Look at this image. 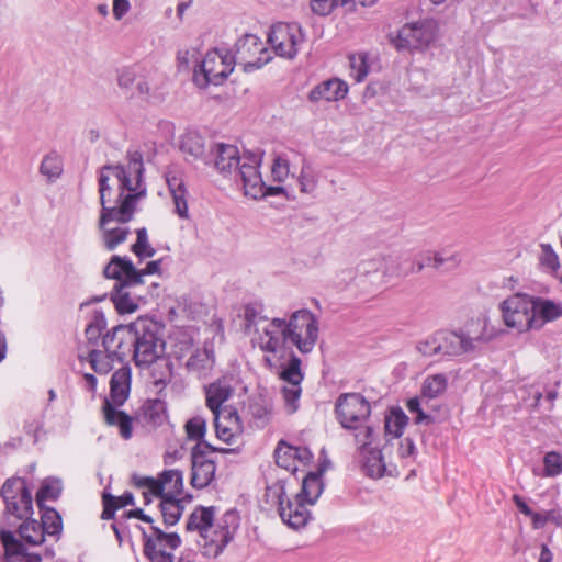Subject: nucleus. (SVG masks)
Segmentation results:
<instances>
[{
	"instance_id": "48",
	"label": "nucleus",
	"mask_w": 562,
	"mask_h": 562,
	"mask_svg": "<svg viewBox=\"0 0 562 562\" xmlns=\"http://www.w3.org/2000/svg\"><path fill=\"white\" fill-rule=\"evenodd\" d=\"M548 522L562 528V509L559 506L544 513H536L531 520L533 529H542Z\"/></svg>"
},
{
	"instance_id": "36",
	"label": "nucleus",
	"mask_w": 562,
	"mask_h": 562,
	"mask_svg": "<svg viewBox=\"0 0 562 562\" xmlns=\"http://www.w3.org/2000/svg\"><path fill=\"white\" fill-rule=\"evenodd\" d=\"M324 488L322 471L310 472L302 482V491L299 495L307 505L316 503Z\"/></svg>"
},
{
	"instance_id": "30",
	"label": "nucleus",
	"mask_w": 562,
	"mask_h": 562,
	"mask_svg": "<svg viewBox=\"0 0 562 562\" xmlns=\"http://www.w3.org/2000/svg\"><path fill=\"white\" fill-rule=\"evenodd\" d=\"M131 390V368L127 366L116 370L110 381V398L112 405L121 406L125 403Z\"/></svg>"
},
{
	"instance_id": "21",
	"label": "nucleus",
	"mask_w": 562,
	"mask_h": 562,
	"mask_svg": "<svg viewBox=\"0 0 562 562\" xmlns=\"http://www.w3.org/2000/svg\"><path fill=\"white\" fill-rule=\"evenodd\" d=\"M134 336L135 322L128 325H119L103 335L101 347L115 357L117 362H123L133 352Z\"/></svg>"
},
{
	"instance_id": "35",
	"label": "nucleus",
	"mask_w": 562,
	"mask_h": 562,
	"mask_svg": "<svg viewBox=\"0 0 562 562\" xmlns=\"http://www.w3.org/2000/svg\"><path fill=\"white\" fill-rule=\"evenodd\" d=\"M167 183L169 187L170 194L175 204V212L176 214L181 218H188L189 217V210H188V191L184 187V183L181 179L177 178L176 176L168 177Z\"/></svg>"
},
{
	"instance_id": "15",
	"label": "nucleus",
	"mask_w": 562,
	"mask_h": 562,
	"mask_svg": "<svg viewBox=\"0 0 562 562\" xmlns=\"http://www.w3.org/2000/svg\"><path fill=\"white\" fill-rule=\"evenodd\" d=\"M43 510L42 522L35 519L25 520L19 527L20 537L32 546H38L44 542L45 535L54 537L58 541L63 531L61 517L54 508H40Z\"/></svg>"
},
{
	"instance_id": "3",
	"label": "nucleus",
	"mask_w": 562,
	"mask_h": 562,
	"mask_svg": "<svg viewBox=\"0 0 562 562\" xmlns=\"http://www.w3.org/2000/svg\"><path fill=\"white\" fill-rule=\"evenodd\" d=\"M239 521V515L234 509L226 510L215 519L213 506H199L189 515L186 531L198 533L199 539H195V542L204 557L216 558L233 540Z\"/></svg>"
},
{
	"instance_id": "24",
	"label": "nucleus",
	"mask_w": 562,
	"mask_h": 562,
	"mask_svg": "<svg viewBox=\"0 0 562 562\" xmlns=\"http://www.w3.org/2000/svg\"><path fill=\"white\" fill-rule=\"evenodd\" d=\"M216 436L227 445L236 443L243 432V425L237 411L225 406L223 411L213 413Z\"/></svg>"
},
{
	"instance_id": "27",
	"label": "nucleus",
	"mask_w": 562,
	"mask_h": 562,
	"mask_svg": "<svg viewBox=\"0 0 562 562\" xmlns=\"http://www.w3.org/2000/svg\"><path fill=\"white\" fill-rule=\"evenodd\" d=\"M347 93L348 85L341 79L331 78L314 87L308 94V99L312 102H333L342 100Z\"/></svg>"
},
{
	"instance_id": "32",
	"label": "nucleus",
	"mask_w": 562,
	"mask_h": 562,
	"mask_svg": "<svg viewBox=\"0 0 562 562\" xmlns=\"http://www.w3.org/2000/svg\"><path fill=\"white\" fill-rule=\"evenodd\" d=\"M79 359L80 361H88L95 373L103 375L112 371L114 363L117 362V359L112 357V355L106 352L102 347H93L87 351V355L80 352Z\"/></svg>"
},
{
	"instance_id": "53",
	"label": "nucleus",
	"mask_w": 562,
	"mask_h": 562,
	"mask_svg": "<svg viewBox=\"0 0 562 562\" xmlns=\"http://www.w3.org/2000/svg\"><path fill=\"white\" fill-rule=\"evenodd\" d=\"M267 503L278 506V510L280 512L281 506H285L286 492H285V483L283 480H278L277 482L270 484L266 488Z\"/></svg>"
},
{
	"instance_id": "8",
	"label": "nucleus",
	"mask_w": 562,
	"mask_h": 562,
	"mask_svg": "<svg viewBox=\"0 0 562 562\" xmlns=\"http://www.w3.org/2000/svg\"><path fill=\"white\" fill-rule=\"evenodd\" d=\"M409 271L403 270L402 259L395 255H376L362 260L357 266L355 281L358 286L376 290L387 283L391 279L406 276Z\"/></svg>"
},
{
	"instance_id": "14",
	"label": "nucleus",
	"mask_w": 562,
	"mask_h": 562,
	"mask_svg": "<svg viewBox=\"0 0 562 562\" xmlns=\"http://www.w3.org/2000/svg\"><path fill=\"white\" fill-rule=\"evenodd\" d=\"M305 42V34L297 23L279 22L271 26L268 43L276 55L284 59H294Z\"/></svg>"
},
{
	"instance_id": "9",
	"label": "nucleus",
	"mask_w": 562,
	"mask_h": 562,
	"mask_svg": "<svg viewBox=\"0 0 562 562\" xmlns=\"http://www.w3.org/2000/svg\"><path fill=\"white\" fill-rule=\"evenodd\" d=\"M234 67L235 59L231 52L210 50L195 66L193 81L201 89L207 88L210 85L220 86L232 74Z\"/></svg>"
},
{
	"instance_id": "4",
	"label": "nucleus",
	"mask_w": 562,
	"mask_h": 562,
	"mask_svg": "<svg viewBox=\"0 0 562 562\" xmlns=\"http://www.w3.org/2000/svg\"><path fill=\"white\" fill-rule=\"evenodd\" d=\"M493 338L486 318L472 319L459 331L439 330L420 340L417 350L425 357L453 358L474 352Z\"/></svg>"
},
{
	"instance_id": "38",
	"label": "nucleus",
	"mask_w": 562,
	"mask_h": 562,
	"mask_svg": "<svg viewBox=\"0 0 562 562\" xmlns=\"http://www.w3.org/2000/svg\"><path fill=\"white\" fill-rule=\"evenodd\" d=\"M102 502L103 512L101 514V518L110 520L114 518L115 512L117 509L123 508L127 505H133L134 496L130 492H125L122 496L119 497L104 493L102 496Z\"/></svg>"
},
{
	"instance_id": "1",
	"label": "nucleus",
	"mask_w": 562,
	"mask_h": 562,
	"mask_svg": "<svg viewBox=\"0 0 562 562\" xmlns=\"http://www.w3.org/2000/svg\"><path fill=\"white\" fill-rule=\"evenodd\" d=\"M144 171L143 155L138 150H128L126 162L105 165L99 170L98 228L108 250L115 249L130 234L125 225L133 220L137 204L147 194Z\"/></svg>"
},
{
	"instance_id": "61",
	"label": "nucleus",
	"mask_w": 562,
	"mask_h": 562,
	"mask_svg": "<svg viewBox=\"0 0 562 562\" xmlns=\"http://www.w3.org/2000/svg\"><path fill=\"white\" fill-rule=\"evenodd\" d=\"M271 171L274 180L284 181L290 172L289 161L285 158L278 156L273 161Z\"/></svg>"
},
{
	"instance_id": "7",
	"label": "nucleus",
	"mask_w": 562,
	"mask_h": 562,
	"mask_svg": "<svg viewBox=\"0 0 562 562\" xmlns=\"http://www.w3.org/2000/svg\"><path fill=\"white\" fill-rule=\"evenodd\" d=\"M104 276L116 280L111 299L120 314L134 313L139 297L132 295L130 288L139 284V273L132 261L125 257L113 256L104 268Z\"/></svg>"
},
{
	"instance_id": "51",
	"label": "nucleus",
	"mask_w": 562,
	"mask_h": 562,
	"mask_svg": "<svg viewBox=\"0 0 562 562\" xmlns=\"http://www.w3.org/2000/svg\"><path fill=\"white\" fill-rule=\"evenodd\" d=\"M407 424V416L401 409L392 411L391 415L385 418V431L394 437L402 436Z\"/></svg>"
},
{
	"instance_id": "44",
	"label": "nucleus",
	"mask_w": 562,
	"mask_h": 562,
	"mask_svg": "<svg viewBox=\"0 0 562 562\" xmlns=\"http://www.w3.org/2000/svg\"><path fill=\"white\" fill-rule=\"evenodd\" d=\"M144 419L153 427L161 425L166 419V406L160 400H149L143 406Z\"/></svg>"
},
{
	"instance_id": "5",
	"label": "nucleus",
	"mask_w": 562,
	"mask_h": 562,
	"mask_svg": "<svg viewBox=\"0 0 562 562\" xmlns=\"http://www.w3.org/2000/svg\"><path fill=\"white\" fill-rule=\"evenodd\" d=\"M164 330V326L151 318L138 317L135 321L132 359L142 370L158 367L159 370L151 374L156 385L166 384L171 376V367L165 357Z\"/></svg>"
},
{
	"instance_id": "6",
	"label": "nucleus",
	"mask_w": 562,
	"mask_h": 562,
	"mask_svg": "<svg viewBox=\"0 0 562 562\" xmlns=\"http://www.w3.org/2000/svg\"><path fill=\"white\" fill-rule=\"evenodd\" d=\"M336 415L341 427L353 431L356 443H370L375 429L369 424L370 403L358 393L341 394L336 402Z\"/></svg>"
},
{
	"instance_id": "17",
	"label": "nucleus",
	"mask_w": 562,
	"mask_h": 562,
	"mask_svg": "<svg viewBox=\"0 0 562 562\" xmlns=\"http://www.w3.org/2000/svg\"><path fill=\"white\" fill-rule=\"evenodd\" d=\"M234 48L235 52L232 56L235 59V65H241L246 72L260 69L271 59L263 43L255 34H245L237 40Z\"/></svg>"
},
{
	"instance_id": "25",
	"label": "nucleus",
	"mask_w": 562,
	"mask_h": 562,
	"mask_svg": "<svg viewBox=\"0 0 562 562\" xmlns=\"http://www.w3.org/2000/svg\"><path fill=\"white\" fill-rule=\"evenodd\" d=\"M375 443V432L370 440V443L362 447L361 443H357L359 454L363 460V470L366 474L372 479H380L386 473V464L382 456L381 450Z\"/></svg>"
},
{
	"instance_id": "45",
	"label": "nucleus",
	"mask_w": 562,
	"mask_h": 562,
	"mask_svg": "<svg viewBox=\"0 0 562 562\" xmlns=\"http://www.w3.org/2000/svg\"><path fill=\"white\" fill-rule=\"evenodd\" d=\"M448 379L445 374L437 373L429 375L423 383L422 393L428 398H436L446 391Z\"/></svg>"
},
{
	"instance_id": "12",
	"label": "nucleus",
	"mask_w": 562,
	"mask_h": 562,
	"mask_svg": "<svg viewBox=\"0 0 562 562\" xmlns=\"http://www.w3.org/2000/svg\"><path fill=\"white\" fill-rule=\"evenodd\" d=\"M135 486L144 488L145 504L151 502V497H177L183 487V474L179 470H166L158 479L150 476L133 475Z\"/></svg>"
},
{
	"instance_id": "16",
	"label": "nucleus",
	"mask_w": 562,
	"mask_h": 562,
	"mask_svg": "<svg viewBox=\"0 0 562 562\" xmlns=\"http://www.w3.org/2000/svg\"><path fill=\"white\" fill-rule=\"evenodd\" d=\"M1 496L5 503V513L19 520H30L33 514L31 491L25 480L21 477L8 479L1 487Z\"/></svg>"
},
{
	"instance_id": "64",
	"label": "nucleus",
	"mask_w": 562,
	"mask_h": 562,
	"mask_svg": "<svg viewBox=\"0 0 562 562\" xmlns=\"http://www.w3.org/2000/svg\"><path fill=\"white\" fill-rule=\"evenodd\" d=\"M513 502L516 505V507L520 510L521 514H524L525 516L530 517L531 519L533 518L536 512H533L529 507V505L526 503V501L520 495L515 494L513 496Z\"/></svg>"
},
{
	"instance_id": "46",
	"label": "nucleus",
	"mask_w": 562,
	"mask_h": 562,
	"mask_svg": "<svg viewBox=\"0 0 562 562\" xmlns=\"http://www.w3.org/2000/svg\"><path fill=\"white\" fill-rule=\"evenodd\" d=\"M350 75L357 82H361L370 71V61L368 53L360 52L349 56Z\"/></svg>"
},
{
	"instance_id": "29",
	"label": "nucleus",
	"mask_w": 562,
	"mask_h": 562,
	"mask_svg": "<svg viewBox=\"0 0 562 562\" xmlns=\"http://www.w3.org/2000/svg\"><path fill=\"white\" fill-rule=\"evenodd\" d=\"M306 505L301 495H296L294 501L286 499L285 506H281L279 512L282 521L293 529L304 527L310 519Z\"/></svg>"
},
{
	"instance_id": "49",
	"label": "nucleus",
	"mask_w": 562,
	"mask_h": 562,
	"mask_svg": "<svg viewBox=\"0 0 562 562\" xmlns=\"http://www.w3.org/2000/svg\"><path fill=\"white\" fill-rule=\"evenodd\" d=\"M268 319L269 318L262 314L261 308L256 305H248L245 310L246 329L250 336H252V334L256 333Z\"/></svg>"
},
{
	"instance_id": "58",
	"label": "nucleus",
	"mask_w": 562,
	"mask_h": 562,
	"mask_svg": "<svg viewBox=\"0 0 562 562\" xmlns=\"http://www.w3.org/2000/svg\"><path fill=\"white\" fill-rule=\"evenodd\" d=\"M171 352L178 360H182L187 356L190 357L194 352L192 339L186 335L177 339L172 345Z\"/></svg>"
},
{
	"instance_id": "40",
	"label": "nucleus",
	"mask_w": 562,
	"mask_h": 562,
	"mask_svg": "<svg viewBox=\"0 0 562 562\" xmlns=\"http://www.w3.org/2000/svg\"><path fill=\"white\" fill-rule=\"evenodd\" d=\"M339 7L351 12L355 10V0H310L312 12L319 16H327Z\"/></svg>"
},
{
	"instance_id": "13",
	"label": "nucleus",
	"mask_w": 562,
	"mask_h": 562,
	"mask_svg": "<svg viewBox=\"0 0 562 562\" xmlns=\"http://www.w3.org/2000/svg\"><path fill=\"white\" fill-rule=\"evenodd\" d=\"M144 539V555L149 562H175L173 551L181 544L176 532H165L156 526L140 529Z\"/></svg>"
},
{
	"instance_id": "20",
	"label": "nucleus",
	"mask_w": 562,
	"mask_h": 562,
	"mask_svg": "<svg viewBox=\"0 0 562 562\" xmlns=\"http://www.w3.org/2000/svg\"><path fill=\"white\" fill-rule=\"evenodd\" d=\"M304 374L301 370V359L292 355L288 364L280 372V379L283 381L281 393L284 401L285 411L293 414L299 409L300 397L302 393L301 383Z\"/></svg>"
},
{
	"instance_id": "37",
	"label": "nucleus",
	"mask_w": 562,
	"mask_h": 562,
	"mask_svg": "<svg viewBox=\"0 0 562 562\" xmlns=\"http://www.w3.org/2000/svg\"><path fill=\"white\" fill-rule=\"evenodd\" d=\"M64 171L63 157L53 150L45 155L40 165V172L47 178L49 182H55L60 178Z\"/></svg>"
},
{
	"instance_id": "50",
	"label": "nucleus",
	"mask_w": 562,
	"mask_h": 562,
	"mask_svg": "<svg viewBox=\"0 0 562 562\" xmlns=\"http://www.w3.org/2000/svg\"><path fill=\"white\" fill-rule=\"evenodd\" d=\"M186 434L189 440L204 442L206 432V420L202 416H193L184 425Z\"/></svg>"
},
{
	"instance_id": "31",
	"label": "nucleus",
	"mask_w": 562,
	"mask_h": 562,
	"mask_svg": "<svg viewBox=\"0 0 562 562\" xmlns=\"http://www.w3.org/2000/svg\"><path fill=\"white\" fill-rule=\"evenodd\" d=\"M234 389L229 379L222 378L205 387L206 406L212 413L221 412L223 404L233 395Z\"/></svg>"
},
{
	"instance_id": "2",
	"label": "nucleus",
	"mask_w": 562,
	"mask_h": 562,
	"mask_svg": "<svg viewBox=\"0 0 562 562\" xmlns=\"http://www.w3.org/2000/svg\"><path fill=\"white\" fill-rule=\"evenodd\" d=\"M263 153L247 151L240 155L237 146L224 143L210 144L206 166H212L225 178L240 182L245 196L258 200L265 195V182L260 173Z\"/></svg>"
},
{
	"instance_id": "28",
	"label": "nucleus",
	"mask_w": 562,
	"mask_h": 562,
	"mask_svg": "<svg viewBox=\"0 0 562 562\" xmlns=\"http://www.w3.org/2000/svg\"><path fill=\"white\" fill-rule=\"evenodd\" d=\"M180 149L186 159L191 162L200 161L207 165L210 157V145L206 146L205 139L198 133H187L181 138Z\"/></svg>"
},
{
	"instance_id": "41",
	"label": "nucleus",
	"mask_w": 562,
	"mask_h": 562,
	"mask_svg": "<svg viewBox=\"0 0 562 562\" xmlns=\"http://www.w3.org/2000/svg\"><path fill=\"white\" fill-rule=\"evenodd\" d=\"M105 327H106V321H105L104 315L101 312L94 313L92 319L87 325L86 330H85L86 338L89 344L88 350L93 347L100 348L101 345L99 344V340H100V338L102 339V337H103L102 333L105 329Z\"/></svg>"
},
{
	"instance_id": "47",
	"label": "nucleus",
	"mask_w": 562,
	"mask_h": 562,
	"mask_svg": "<svg viewBox=\"0 0 562 562\" xmlns=\"http://www.w3.org/2000/svg\"><path fill=\"white\" fill-rule=\"evenodd\" d=\"M61 493V482L57 479H47L43 482L36 495V503L43 508L44 502L55 501Z\"/></svg>"
},
{
	"instance_id": "56",
	"label": "nucleus",
	"mask_w": 562,
	"mask_h": 562,
	"mask_svg": "<svg viewBox=\"0 0 562 562\" xmlns=\"http://www.w3.org/2000/svg\"><path fill=\"white\" fill-rule=\"evenodd\" d=\"M541 255L539 261L541 267L551 273H554L560 268L559 257L549 244H541Z\"/></svg>"
},
{
	"instance_id": "55",
	"label": "nucleus",
	"mask_w": 562,
	"mask_h": 562,
	"mask_svg": "<svg viewBox=\"0 0 562 562\" xmlns=\"http://www.w3.org/2000/svg\"><path fill=\"white\" fill-rule=\"evenodd\" d=\"M137 239L136 243L132 246V251L138 258H149L155 255V249L148 243L147 231L145 227L138 228L136 231Z\"/></svg>"
},
{
	"instance_id": "23",
	"label": "nucleus",
	"mask_w": 562,
	"mask_h": 562,
	"mask_svg": "<svg viewBox=\"0 0 562 562\" xmlns=\"http://www.w3.org/2000/svg\"><path fill=\"white\" fill-rule=\"evenodd\" d=\"M434 40V32L429 24L412 23L406 24L398 31L395 45L403 49H423Z\"/></svg>"
},
{
	"instance_id": "34",
	"label": "nucleus",
	"mask_w": 562,
	"mask_h": 562,
	"mask_svg": "<svg viewBox=\"0 0 562 562\" xmlns=\"http://www.w3.org/2000/svg\"><path fill=\"white\" fill-rule=\"evenodd\" d=\"M535 307V325L532 329H540L546 323L552 322L562 315V307L552 301L533 297Z\"/></svg>"
},
{
	"instance_id": "59",
	"label": "nucleus",
	"mask_w": 562,
	"mask_h": 562,
	"mask_svg": "<svg viewBox=\"0 0 562 562\" xmlns=\"http://www.w3.org/2000/svg\"><path fill=\"white\" fill-rule=\"evenodd\" d=\"M406 407L411 414L415 415L414 422L416 424L429 425L432 422V417L428 414H425L424 411L422 409L419 398H409L407 401Z\"/></svg>"
},
{
	"instance_id": "26",
	"label": "nucleus",
	"mask_w": 562,
	"mask_h": 562,
	"mask_svg": "<svg viewBox=\"0 0 562 562\" xmlns=\"http://www.w3.org/2000/svg\"><path fill=\"white\" fill-rule=\"evenodd\" d=\"M0 539L4 548L5 562H41V555L29 553L12 531L1 530Z\"/></svg>"
},
{
	"instance_id": "60",
	"label": "nucleus",
	"mask_w": 562,
	"mask_h": 562,
	"mask_svg": "<svg viewBox=\"0 0 562 562\" xmlns=\"http://www.w3.org/2000/svg\"><path fill=\"white\" fill-rule=\"evenodd\" d=\"M446 259L439 252H426L422 255L420 260L416 261V271H422L426 266H431L435 269H439L443 266Z\"/></svg>"
},
{
	"instance_id": "63",
	"label": "nucleus",
	"mask_w": 562,
	"mask_h": 562,
	"mask_svg": "<svg viewBox=\"0 0 562 562\" xmlns=\"http://www.w3.org/2000/svg\"><path fill=\"white\" fill-rule=\"evenodd\" d=\"M415 449L416 448H415L414 441L409 438H404L400 442L398 454L402 458H407L415 453Z\"/></svg>"
},
{
	"instance_id": "22",
	"label": "nucleus",
	"mask_w": 562,
	"mask_h": 562,
	"mask_svg": "<svg viewBox=\"0 0 562 562\" xmlns=\"http://www.w3.org/2000/svg\"><path fill=\"white\" fill-rule=\"evenodd\" d=\"M165 88L166 78L162 74L154 69L145 70L132 97L148 103H160L167 94Z\"/></svg>"
},
{
	"instance_id": "52",
	"label": "nucleus",
	"mask_w": 562,
	"mask_h": 562,
	"mask_svg": "<svg viewBox=\"0 0 562 562\" xmlns=\"http://www.w3.org/2000/svg\"><path fill=\"white\" fill-rule=\"evenodd\" d=\"M144 72V69H138L136 67L122 69L117 76L119 87L124 90H131L132 88L136 90L137 83Z\"/></svg>"
},
{
	"instance_id": "54",
	"label": "nucleus",
	"mask_w": 562,
	"mask_h": 562,
	"mask_svg": "<svg viewBox=\"0 0 562 562\" xmlns=\"http://www.w3.org/2000/svg\"><path fill=\"white\" fill-rule=\"evenodd\" d=\"M562 473V454L558 451H549L543 457L542 476L555 477Z\"/></svg>"
},
{
	"instance_id": "11",
	"label": "nucleus",
	"mask_w": 562,
	"mask_h": 562,
	"mask_svg": "<svg viewBox=\"0 0 562 562\" xmlns=\"http://www.w3.org/2000/svg\"><path fill=\"white\" fill-rule=\"evenodd\" d=\"M535 304L533 296L525 293H515L508 296L499 305L504 324L519 333L532 329L533 322H536Z\"/></svg>"
},
{
	"instance_id": "62",
	"label": "nucleus",
	"mask_w": 562,
	"mask_h": 562,
	"mask_svg": "<svg viewBox=\"0 0 562 562\" xmlns=\"http://www.w3.org/2000/svg\"><path fill=\"white\" fill-rule=\"evenodd\" d=\"M131 4L128 0H113V15L115 20L120 21L130 11Z\"/></svg>"
},
{
	"instance_id": "19",
	"label": "nucleus",
	"mask_w": 562,
	"mask_h": 562,
	"mask_svg": "<svg viewBox=\"0 0 562 562\" xmlns=\"http://www.w3.org/2000/svg\"><path fill=\"white\" fill-rule=\"evenodd\" d=\"M216 449L207 442L196 443L191 450V484L195 488L206 487L214 479L216 465L212 453Z\"/></svg>"
},
{
	"instance_id": "42",
	"label": "nucleus",
	"mask_w": 562,
	"mask_h": 562,
	"mask_svg": "<svg viewBox=\"0 0 562 562\" xmlns=\"http://www.w3.org/2000/svg\"><path fill=\"white\" fill-rule=\"evenodd\" d=\"M296 453V447L290 446L284 441H280L274 450V459L278 467L294 473L297 470L294 454Z\"/></svg>"
},
{
	"instance_id": "43",
	"label": "nucleus",
	"mask_w": 562,
	"mask_h": 562,
	"mask_svg": "<svg viewBox=\"0 0 562 562\" xmlns=\"http://www.w3.org/2000/svg\"><path fill=\"white\" fill-rule=\"evenodd\" d=\"M160 498V512L164 518V522L167 526L176 525L183 510V506L177 497H159Z\"/></svg>"
},
{
	"instance_id": "57",
	"label": "nucleus",
	"mask_w": 562,
	"mask_h": 562,
	"mask_svg": "<svg viewBox=\"0 0 562 562\" xmlns=\"http://www.w3.org/2000/svg\"><path fill=\"white\" fill-rule=\"evenodd\" d=\"M300 190L312 193L317 187V176L308 166H303L299 177Z\"/></svg>"
},
{
	"instance_id": "39",
	"label": "nucleus",
	"mask_w": 562,
	"mask_h": 562,
	"mask_svg": "<svg viewBox=\"0 0 562 562\" xmlns=\"http://www.w3.org/2000/svg\"><path fill=\"white\" fill-rule=\"evenodd\" d=\"M213 356L206 349L194 350L186 362L188 370L195 372L199 375H206L213 368Z\"/></svg>"
},
{
	"instance_id": "18",
	"label": "nucleus",
	"mask_w": 562,
	"mask_h": 562,
	"mask_svg": "<svg viewBox=\"0 0 562 562\" xmlns=\"http://www.w3.org/2000/svg\"><path fill=\"white\" fill-rule=\"evenodd\" d=\"M285 318H269L251 336V342L261 351L267 353H278L285 349L288 345L285 331Z\"/></svg>"
},
{
	"instance_id": "33",
	"label": "nucleus",
	"mask_w": 562,
	"mask_h": 562,
	"mask_svg": "<svg viewBox=\"0 0 562 562\" xmlns=\"http://www.w3.org/2000/svg\"><path fill=\"white\" fill-rule=\"evenodd\" d=\"M103 415L108 425L119 427L123 439L127 440L132 437V418L123 411L117 409L108 400H104Z\"/></svg>"
},
{
	"instance_id": "10",
	"label": "nucleus",
	"mask_w": 562,
	"mask_h": 562,
	"mask_svg": "<svg viewBox=\"0 0 562 562\" xmlns=\"http://www.w3.org/2000/svg\"><path fill=\"white\" fill-rule=\"evenodd\" d=\"M288 344L295 346L302 353H310L318 339V321L308 310L303 308L285 319Z\"/></svg>"
}]
</instances>
